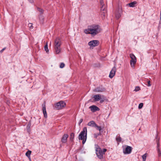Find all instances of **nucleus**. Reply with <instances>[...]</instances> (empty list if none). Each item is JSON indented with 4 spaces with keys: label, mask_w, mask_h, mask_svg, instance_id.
Listing matches in <instances>:
<instances>
[{
    "label": "nucleus",
    "mask_w": 161,
    "mask_h": 161,
    "mask_svg": "<svg viewBox=\"0 0 161 161\" xmlns=\"http://www.w3.org/2000/svg\"><path fill=\"white\" fill-rule=\"evenodd\" d=\"M101 29L98 25H93L89 26L87 29L85 30L84 32L87 34H91L95 36L100 32Z\"/></svg>",
    "instance_id": "f257e3e1"
},
{
    "label": "nucleus",
    "mask_w": 161,
    "mask_h": 161,
    "mask_svg": "<svg viewBox=\"0 0 161 161\" xmlns=\"http://www.w3.org/2000/svg\"><path fill=\"white\" fill-rule=\"evenodd\" d=\"M96 154L97 157L100 159L103 158V155L107 151V149L103 148L102 150L97 145H95Z\"/></svg>",
    "instance_id": "f03ea898"
},
{
    "label": "nucleus",
    "mask_w": 161,
    "mask_h": 161,
    "mask_svg": "<svg viewBox=\"0 0 161 161\" xmlns=\"http://www.w3.org/2000/svg\"><path fill=\"white\" fill-rule=\"evenodd\" d=\"M86 135L87 136V128L86 127H84L78 136V139L79 140L84 139L85 138H86Z\"/></svg>",
    "instance_id": "7ed1b4c3"
},
{
    "label": "nucleus",
    "mask_w": 161,
    "mask_h": 161,
    "mask_svg": "<svg viewBox=\"0 0 161 161\" xmlns=\"http://www.w3.org/2000/svg\"><path fill=\"white\" fill-rule=\"evenodd\" d=\"M66 103L63 101H60L55 104V108L57 110L63 108L65 106Z\"/></svg>",
    "instance_id": "20e7f679"
},
{
    "label": "nucleus",
    "mask_w": 161,
    "mask_h": 161,
    "mask_svg": "<svg viewBox=\"0 0 161 161\" xmlns=\"http://www.w3.org/2000/svg\"><path fill=\"white\" fill-rule=\"evenodd\" d=\"M88 126L94 127L98 130L100 131L102 130L101 126H98L94 121H91L89 122L87 124Z\"/></svg>",
    "instance_id": "39448f33"
},
{
    "label": "nucleus",
    "mask_w": 161,
    "mask_h": 161,
    "mask_svg": "<svg viewBox=\"0 0 161 161\" xmlns=\"http://www.w3.org/2000/svg\"><path fill=\"white\" fill-rule=\"evenodd\" d=\"M155 139H156V142L157 144V150L158 153V156L160 157L161 156V151L160 150V143H159V138L158 137V134H157Z\"/></svg>",
    "instance_id": "423d86ee"
},
{
    "label": "nucleus",
    "mask_w": 161,
    "mask_h": 161,
    "mask_svg": "<svg viewBox=\"0 0 161 161\" xmlns=\"http://www.w3.org/2000/svg\"><path fill=\"white\" fill-rule=\"evenodd\" d=\"M99 42L98 40H93L90 41L88 43V45L90 47H94L97 46L99 44Z\"/></svg>",
    "instance_id": "0eeeda50"
},
{
    "label": "nucleus",
    "mask_w": 161,
    "mask_h": 161,
    "mask_svg": "<svg viewBox=\"0 0 161 161\" xmlns=\"http://www.w3.org/2000/svg\"><path fill=\"white\" fill-rule=\"evenodd\" d=\"M130 57L131 58V60L130 61V65L131 67H134V64L136 62V57L134 54L132 53L130 54Z\"/></svg>",
    "instance_id": "6e6552de"
},
{
    "label": "nucleus",
    "mask_w": 161,
    "mask_h": 161,
    "mask_svg": "<svg viewBox=\"0 0 161 161\" xmlns=\"http://www.w3.org/2000/svg\"><path fill=\"white\" fill-rule=\"evenodd\" d=\"M125 148L123 149V153L125 154H130L132 151V148L130 146L127 145L125 146Z\"/></svg>",
    "instance_id": "1a4fd4ad"
},
{
    "label": "nucleus",
    "mask_w": 161,
    "mask_h": 161,
    "mask_svg": "<svg viewBox=\"0 0 161 161\" xmlns=\"http://www.w3.org/2000/svg\"><path fill=\"white\" fill-rule=\"evenodd\" d=\"M61 44V40L58 38H56L54 41V47H60Z\"/></svg>",
    "instance_id": "9d476101"
},
{
    "label": "nucleus",
    "mask_w": 161,
    "mask_h": 161,
    "mask_svg": "<svg viewBox=\"0 0 161 161\" xmlns=\"http://www.w3.org/2000/svg\"><path fill=\"white\" fill-rule=\"evenodd\" d=\"M101 14L104 16L105 15V14L107 13L106 6V5L101 6Z\"/></svg>",
    "instance_id": "9b49d317"
},
{
    "label": "nucleus",
    "mask_w": 161,
    "mask_h": 161,
    "mask_svg": "<svg viewBox=\"0 0 161 161\" xmlns=\"http://www.w3.org/2000/svg\"><path fill=\"white\" fill-rule=\"evenodd\" d=\"M105 89L102 86H99L95 89L93 91L97 92H102L105 91Z\"/></svg>",
    "instance_id": "f8f14e48"
},
{
    "label": "nucleus",
    "mask_w": 161,
    "mask_h": 161,
    "mask_svg": "<svg viewBox=\"0 0 161 161\" xmlns=\"http://www.w3.org/2000/svg\"><path fill=\"white\" fill-rule=\"evenodd\" d=\"M69 135L67 134H64L62 136L61 138V142L63 143H65L67 142V138Z\"/></svg>",
    "instance_id": "ddd939ff"
},
{
    "label": "nucleus",
    "mask_w": 161,
    "mask_h": 161,
    "mask_svg": "<svg viewBox=\"0 0 161 161\" xmlns=\"http://www.w3.org/2000/svg\"><path fill=\"white\" fill-rule=\"evenodd\" d=\"M116 70V68L115 67H114L112 69L109 76L110 78H112L114 76Z\"/></svg>",
    "instance_id": "4468645a"
},
{
    "label": "nucleus",
    "mask_w": 161,
    "mask_h": 161,
    "mask_svg": "<svg viewBox=\"0 0 161 161\" xmlns=\"http://www.w3.org/2000/svg\"><path fill=\"white\" fill-rule=\"evenodd\" d=\"M104 97L103 95H101L100 94L95 95L93 96L94 101H99L101 98V97Z\"/></svg>",
    "instance_id": "2eb2a0df"
},
{
    "label": "nucleus",
    "mask_w": 161,
    "mask_h": 161,
    "mask_svg": "<svg viewBox=\"0 0 161 161\" xmlns=\"http://www.w3.org/2000/svg\"><path fill=\"white\" fill-rule=\"evenodd\" d=\"M89 108L91 109V110L92 112H95L97 111H99L100 110L99 108L98 107L95 105L90 106L89 107Z\"/></svg>",
    "instance_id": "dca6fc26"
},
{
    "label": "nucleus",
    "mask_w": 161,
    "mask_h": 161,
    "mask_svg": "<svg viewBox=\"0 0 161 161\" xmlns=\"http://www.w3.org/2000/svg\"><path fill=\"white\" fill-rule=\"evenodd\" d=\"M42 111L43 114H44V117L45 118H47V112L46 110V105L45 104H43L42 105Z\"/></svg>",
    "instance_id": "f3484780"
},
{
    "label": "nucleus",
    "mask_w": 161,
    "mask_h": 161,
    "mask_svg": "<svg viewBox=\"0 0 161 161\" xmlns=\"http://www.w3.org/2000/svg\"><path fill=\"white\" fill-rule=\"evenodd\" d=\"M55 52L56 54H58L61 51L60 47H54Z\"/></svg>",
    "instance_id": "a211bd4d"
},
{
    "label": "nucleus",
    "mask_w": 161,
    "mask_h": 161,
    "mask_svg": "<svg viewBox=\"0 0 161 161\" xmlns=\"http://www.w3.org/2000/svg\"><path fill=\"white\" fill-rule=\"evenodd\" d=\"M137 3V2L136 1H134L131 3H130L128 4L129 7H134L136 5Z\"/></svg>",
    "instance_id": "6ab92c4d"
},
{
    "label": "nucleus",
    "mask_w": 161,
    "mask_h": 161,
    "mask_svg": "<svg viewBox=\"0 0 161 161\" xmlns=\"http://www.w3.org/2000/svg\"><path fill=\"white\" fill-rule=\"evenodd\" d=\"M75 137V134L73 133H71L70 136V140L71 142L73 141V139Z\"/></svg>",
    "instance_id": "aec40b11"
},
{
    "label": "nucleus",
    "mask_w": 161,
    "mask_h": 161,
    "mask_svg": "<svg viewBox=\"0 0 161 161\" xmlns=\"http://www.w3.org/2000/svg\"><path fill=\"white\" fill-rule=\"evenodd\" d=\"M31 125V122H29V124L27 126V131L28 132H30V131H31V130H30Z\"/></svg>",
    "instance_id": "412c9836"
},
{
    "label": "nucleus",
    "mask_w": 161,
    "mask_h": 161,
    "mask_svg": "<svg viewBox=\"0 0 161 161\" xmlns=\"http://www.w3.org/2000/svg\"><path fill=\"white\" fill-rule=\"evenodd\" d=\"M31 151L30 150L27 151L25 155L28 157L30 158V155L31 153Z\"/></svg>",
    "instance_id": "4be33fe9"
},
{
    "label": "nucleus",
    "mask_w": 161,
    "mask_h": 161,
    "mask_svg": "<svg viewBox=\"0 0 161 161\" xmlns=\"http://www.w3.org/2000/svg\"><path fill=\"white\" fill-rule=\"evenodd\" d=\"M116 140L117 142H120L121 141V138L119 136H117L116 138Z\"/></svg>",
    "instance_id": "5701e85b"
},
{
    "label": "nucleus",
    "mask_w": 161,
    "mask_h": 161,
    "mask_svg": "<svg viewBox=\"0 0 161 161\" xmlns=\"http://www.w3.org/2000/svg\"><path fill=\"white\" fill-rule=\"evenodd\" d=\"M44 49L46 51V52H48L49 51V50L48 48V45L47 42L46 43V44L44 46Z\"/></svg>",
    "instance_id": "b1692460"
},
{
    "label": "nucleus",
    "mask_w": 161,
    "mask_h": 161,
    "mask_svg": "<svg viewBox=\"0 0 161 161\" xmlns=\"http://www.w3.org/2000/svg\"><path fill=\"white\" fill-rule=\"evenodd\" d=\"M147 158V154L145 153L142 156L143 161H146Z\"/></svg>",
    "instance_id": "393cba45"
},
{
    "label": "nucleus",
    "mask_w": 161,
    "mask_h": 161,
    "mask_svg": "<svg viewBox=\"0 0 161 161\" xmlns=\"http://www.w3.org/2000/svg\"><path fill=\"white\" fill-rule=\"evenodd\" d=\"M37 9L41 13V14H42L43 13L44 11L42 9L39 8H37Z\"/></svg>",
    "instance_id": "a878e982"
},
{
    "label": "nucleus",
    "mask_w": 161,
    "mask_h": 161,
    "mask_svg": "<svg viewBox=\"0 0 161 161\" xmlns=\"http://www.w3.org/2000/svg\"><path fill=\"white\" fill-rule=\"evenodd\" d=\"M100 135H101V133H100V132H99V133H97H97L94 134V137L95 138H97L98 136Z\"/></svg>",
    "instance_id": "bb28decb"
},
{
    "label": "nucleus",
    "mask_w": 161,
    "mask_h": 161,
    "mask_svg": "<svg viewBox=\"0 0 161 161\" xmlns=\"http://www.w3.org/2000/svg\"><path fill=\"white\" fill-rule=\"evenodd\" d=\"M140 90V87L139 86H136L135 87V88L134 90V91L136 92H137L139 91Z\"/></svg>",
    "instance_id": "cd10ccee"
},
{
    "label": "nucleus",
    "mask_w": 161,
    "mask_h": 161,
    "mask_svg": "<svg viewBox=\"0 0 161 161\" xmlns=\"http://www.w3.org/2000/svg\"><path fill=\"white\" fill-rule=\"evenodd\" d=\"M65 66L64 64L63 63H61L60 65V68H63Z\"/></svg>",
    "instance_id": "c85d7f7f"
},
{
    "label": "nucleus",
    "mask_w": 161,
    "mask_h": 161,
    "mask_svg": "<svg viewBox=\"0 0 161 161\" xmlns=\"http://www.w3.org/2000/svg\"><path fill=\"white\" fill-rule=\"evenodd\" d=\"M143 106V103H140L139 104V105L138 106V108L140 109H141V108H142Z\"/></svg>",
    "instance_id": "c756f323"
},
{
    "label": "nucleus",
    "mask_w": 161,
    "mask_h": 161,
    "mask_svg": "<svg viewBox=\"0 0 161 161\" xmlns=\"http://www.w3.org/2000/svg\"><path fill=\"white\" fill-rule=\"evenodd\" d=\"M86 137V138H85L84 139H83V140H82V144H84L86 141V138H87V136H86V135L85 136Z\"/></svg>",
    "instance_id": "7c9ffc66"
},
{
    "label": "nucleus",
    "mask_w": 161,
    "mask_h": 161,
    "mask_svg": "<svg viewBox=\"0 0 161 161\" xmlns=\"http://www.w3.org/2000/svg\"><path fill=\"white\" fill-rule=\"evenodd\" d=\"M100 4L101 6L104 5H105L104 4V2L103 1V0H100Z\"/></svg>",
    "instance_id": "2f4dec72"
},
{
    "label": "nucleus",
    "mask_w": 161,
    "mask_h": 161,
    "mask_svg": "<svg viewBox=\"0 0 161 161\" xmlns=\"http://www.w3.org/2000/svg\"><path fill=\"white\" fill-rule=\"evenodd\" d=\"M28 26L31 29H33V26H32V24H31V23L29 24Z\"/></svg>",
    "instance_id": "473e14b6"
},
{
    "label": "nucleus",
    "mask_w": 161,
    "mask_h": 161,
    "mask_svg": "<svg viewBox=\"0 0 161 161\" xmlns=\"http://www.w3.org/2000/svg\"><path fill=\"white\" fill-rule=\"evenodd\" d=\"M120 16V15L119 14H118L116 15V17L117 19H118Z\"/></svg>",
    "instance_id": "72a5a7b5"
},
{
    "label": "nucleus",
    "mask_w": 161,
    "mask_h": 161,
    "mask_svg": "<svg viewBox=\"0 0 161 161\" xmlns=\"http://www.w3.org/2000/svg\"><path fill=\"white\" fill-rule=\"evenodd\" d=\"M147 85L148 86H151V85L150 83V81H147Z\"/></svg>",
    "instance_id": "f704fd0d"
},
{
    "label": "nucleus",
    "mask_w": 161,
    "mask_h": 161,
    "mask_svg": "<svg viewBox=\"0 0 161 161\" xmlns=\"http://www.w3.org/2000/svg\"><path fill=\"white\" fill-rule=\"evenodd\" d=\"M82 121L83 119H80L79 121V125H80V124L82 122Z\"/></svg>",
    "instance_id": "c9c22d12"
},
{
    "label": "nucleus",
    "mask_w": 161,
    "mask_h": 161,
    "mask_svg": "<svg viewBox=\"0 0 161 161\" xmlns=\"http://www.w3.org/2000/svg\"><path fill=\"white\" fill-rule=\"evenodd\" d=\"M5 48H6L5 47V48H3V49H2L0 51V52L1 53H2L3 52V51H4V50L5 49Z\"/></svg>",
    "instance_id": "e433bc0d"
},
{
    "label": "nucleus",
    "mask_w": 161,
    "mask_h": 161,
    "mask_svg": "<svg viewBox=\"0 0 161 161\" xmlns=\"http://www.w3.org/2000/svg\"><path fill=\"white\" fill-rule=\"evenodd\" d=\"M31 3H32L33 2V0H28Z\"/></svg>",
    "instance_id": "4c0bfd02"
},
{
    "label": "nucleus",
    "mask_w": 161,
    "mask_h": 161,
    "mask_svg": "<svg viewBox=\"0 0 161 161\" xmlns=\"http://www.w3.org/2000/svg\"><path fill=\"white\" fill-rule=\"evenodd\" d=\"M103 100H101V101H100V102L101 103H103Z\"/></svg>",
    "instance_id": "58836bf2"
}]
</instances>
